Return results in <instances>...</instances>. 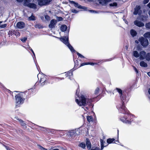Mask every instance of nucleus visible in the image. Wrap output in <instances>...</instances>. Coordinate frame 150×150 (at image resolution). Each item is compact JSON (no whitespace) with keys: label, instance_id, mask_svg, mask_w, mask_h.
Listing matches in <instances>:
<instances>
[{"label":"nucleus","instance_id":"nucleus-1","mask_svg":"<svg viewBox=\"0 0 150 150\" xmlns=\"http://www.w3.org/2000/svg\"><path fill=\"white\" fill-rule=\"evenodd\" d=\"M116 90L119 93L120 97L121 100L123 102V104L121 108H119V111L122 113L125 114L120 118V120L123 122L130 124L132 121L131 115L129 114V111L124 105V103L125 101L126 98L122 94V91L120 89L117 88Z\"/></svg>","mask_w":150,"mask_h":150},{"label":"nucleus","instance_id":"nucleus-2","mask_svg":"<svg viewBox=\"0 0 150 150\" xmlns=\"http://www.w3.org/2000/svg\"><path fill=\"white\" fill-rule=\"evenodd\" d=\"M91 99L87 98L84 95H81L80 96L76 97L75 101L79 106H86L90 105L92 101Z\"/></svg>","mask_w":150,"mask_h":150},{"label":"nucleus","instance_id":"nucleus-3","mask_svg":"<svg viewBox=\"0 0 150 150\" xmlns=\"http://www.w3.org/2000/svg\"><path fill=\"white\" fill-rule=\"evenodd\" d=\"M59 38L62 42L67 46L71 52H73L76 51L73 47L69 43L68 37H64L61 38Z\"/></svg>","mask_w":150,"mask_h":150},{"label":"nucleus","instance_id":"nucleus-4","mask_svg":"<svg viewBox=\"0 0 150 150\" xmlns=\"http://www.w3.org/2000/svg\"><path fill=\"white\" fill-rule=\"evenodd\" d=\"M16 106L22 104L24 101L23 96L21 93H18L15 96Z\"/></svg>","mask_w":150,"mask_h":150},{"label":"nucleus","instance_id":"nucleus-5","mask_svg":"<svg viewBox=\"0 0 150 150\" xmlns=\"http://www.w3.org/2000/svg\"><path fill=\"white\" fill-rule=\"evenodd\" d=\"M38 77L40 78V82L42 85H44L46 82V77L45 75L39 73L38 75Z\"/></svg>","mask_w":150,"mask_h":150},{"label":"nucleus","instance_id":"nucleus-6","mask_svg":"<svg viewBox=\"0 0 150 150\" xmlns=\"http://www.w3.org/2000/svg\"><path fill=\"white\" fill-rule=\"evenodd\" d=\"M31 0H25L24 4V5L27 6L30 8H32L35 9L36 8V5L34 3H29L30 1Z\"/></svg>","mask_w":150,"mask_h":150},{"label":"nucleus","instance_id":"nucleus-7","mask_svg":"<svg viewBox=\"0 0 150 150\" xmlns=\"http://www.w3.org/2000/svg\"><path fill=\"white\" fill-rule=\"evenodd\" d=\"M139 41L140 42L141 45L143 47H146L149 44L148 40L143 37H141L140 38Z\"/></svg>","mask_w":150,"mask_h":150},{"label":"nucleus","instance_id":"nucleus-8","mask_svg":"<svg viewBox=\"0 0 150 150\" xmlns=\"http://www.w3.org/2000/svg\"><path fill=\"white\" fill-rule=\"evenodd\" d=\"M38 4L41 6L49 4L51 1V0H37Z\"/></svg>","mask_w":150,"mask_h":150},{"label":"nucleus","instance_id":"nucleus-9","mask_svg":"<svg viewBox=\"0 0 150 150\" xmlns=\"http://www.w3.org/2000/svg\"><path fill=\"white\" fill-rule=\"evenodd\" d=\"M70 2L72 4H73L74 5V6L76 7H77L78 8L82 9L84 10H87V8L85 6H82L81 5H79L78 3H76L73 1H70Z\"/></svg>","mask_w":150,"mask_h":150},{"label":"nucleus","instance_id":"nucleus-10","mask_svg":"<svg viewBox=\"0 0 150 150\" xmlns=\"http://www.w3.org/2000/svg\"><path fill=\"white\" fill-rule=\"evenodd\" d=\"M57 23V21L52 19L50 21V24L49 25V27L51 28H55L56 25Z\"/></svg>","mask_w":150,"mask_h":150},{"label":"nucleus","instance_id":"nucleus-11","mask_svg":"<svg viewBox=\"0 0 150 150\" xmlns=\"http://www.w3.org/2000/svg\"><path fill=\"white\" fill-rule=\"evenodd\" d=\"M146 52L144 51H142L139 53V59L141 60L144 59L146 55Z\"/></svg>","mask_w":150,"mask_h":150},{"label":"nucleus","instance_id":"nucleus-12","mask_svg":"<svg viewBox=\"0 0 150 150\" xmlns=\"http://www.w3.org/2000/svg\"><path fill=\"white\" fill-rule=\"evenodd\" d=\"M16 26L18 28L22 29L25 27V24L23 22H19L17 23Z\"/></svg>","mask_w":150,"mask_h":150},{"label":"nucleus","instance_id":"nucleus-13","mask_svg":"<svg viewBox=\"0 0 150 150\" xmlns=\"http://www.w3.org/2000/svg\"><path fill=\"white\" fill-rule=\"evenodd\" d=\"M134 23L135 25L139 27H142L144 26V24L143 23L137 20L134 21Z\"/></svg>","mask_w":150,"mask_h":150},{"label":"nucleus","instance_id":"nucleus-14","mask_svg":"<svg viewBox=\"0 0 150 150\" xmlns=\"http://www.w3.org/2000/svg\"><path fill=\"white\" fill-rule=\"evenodd\" d=\"M74 71L73 69H71L68 71L67 74H65L67 77H69V78L71 79V78L72 77L73 75V72Z\"/></svg>","mask_w":150,"mask_h":150},{"label":"nucleus","instance_id":"nucleus-15","mask_svg":"<svg viewBox=\"0 0 150 150\" xmlns=\"http://www.w3.org/2000/svg\"><path fill=\"white\" fill-rule=\"evenodd\" d=\"M140 8L141 7L140 6H136L134 9V11L133 12V14L134 15H137V14H139V12L140 10Z\"/></svg>","mask_w":150,"mask_h":150},{"label":"nucleus","instance_id":"nucleus-16","mask_svg":"<svg viewBox=\"0 0 150 150\" xmlns=\"http://www.w3.org/2000/svg\"><path fill=\"white\" fill-rule=\"evenodd\" d=\"M101 143V150H102L104 147H105L108 144H107V143L105 141H103L102 139H100V140Z\"/></svg>","mask_w":150,"mask_h":150},{"label":"nucleus","instance_id":"nucleus-17","mask_svg":"<svg viewBox=\"0 0 150 150\" xmlns=\"http://www.w3.org/2000/svg\"><path fill=\"white\" fill-rule=\"evenodd\" d=\"M86 145L88 149H90L91 147V144L89 140L86 139Z\"/></svg>","mask_w":150,"mask_h":150},{"label":"nucleus","instance_id":"nucleus-18","mask_svg":"<svg viewBox=\"0 0 150 150\" xmlns=\"http://www.w3.org/2000/svg\"><path fill=\"white\" fill-rule=\"evenodd\" d=\"M17 119L19 121L21 124V125L24 128H26V124L22 120L19 119V118H17Z\"/></svg>","mask_w":150,"mask_h":150},{"label":"nucleus","instance_id":"nucleus-19","mask_svg":"<svg viewBox=\"0 0 150 150\" xmlns=\"http://www.w3.org/2000/svg\"><path fill=\"white\" fill-rule=\"evenodd\" d=\"M130 34L132 37L136 36L137 34L136 31L133 29H132L130 31Z\"/></svg>","mask_w":150,"mask_h":150},{"label":"nucleus","instance_id":"nucleus-20","mask_svg":"<svg viewBox=\"0 0 150 150\" xmlns=\"http://www.w3.org/2000/svg\"><path fill=\"white\" fill-rule=\"evenodd\" d=\"M140 65L141 67H147V64L144 61H141L140 63Z\"/></svg>","mask_w":150,"mask_h":150},{"label":"nucleus","instance_id":"nucleus-21","mask_svg":"<svg viewBox=\"0 0 150 150\" xmlns=\"http://www.w3.org/2000/svg\"><path fill=\"white\" fill-rule=\"evenodd\" d=\"M133 56L136 58H138L139 56V54L137 51H134L133 52Z\"/></svg>","mask_w":150,"mask_h":150},{"label":"nucleus","instance_id":"nucleus-22","mask_svg":"<svg viewBox=\"0 0 150 150\" xmlns=\"http://www.w3.org/2000/svg\"><path fill=\"white\" fill-rule=\"evenodd\" d=\"M67 28V27L66 25H63L61 26V27L60 30L64 32L66 30Z\"/></svg>","mask_w":150,"mask_h":150},{"label":"nucleus","instance_id":"nucleus-23","mask_svg":"<svg viewBox=\"0 0 150 150\" xmlns=\"http://www.w3.org/2000/svg\"><path fill=\"white\" fill-rule=\"evenodd\" d=\"M17 33V32L15 30H9L8 32V34L9 35L11 36L13 34H15L16 35Z\"/></svg>","mask_w":150,"mask_h":150},{"label":"nucleus","instance_id":"nucleus-24","mask_svg":"<svg viewBox=\"0 0 150 150\" xmlns=\"http://www.w3.org/2000/svg\"><path fill=\"white\" fill-rule=\"evenodd\" d=\"M144 36L146 38H150V32H147L144 35Z\"/></svg>","mask_w":150,"mask_h":150},{"label":"nucleus","instance_id":"nucleus-25","mask_svg":"<svg viewBox=\"0 0 150 150\" xmlns=\"http://www.w3.org/2000/svg\"><path fill=\"white\" fill-rule=\"evenodd\" d=\"M87 119L88 121L89 122H91L93 121V118L91 116H88L87 117Z\"/></svg>","mask_w":150,"mask_h":150},{"label":"nucleus","instance_id":"nucleus-26","mask_svg":"<svg viewBox=\"0 0 150 150\" xmlns=\"http://www.w3.org/2000/svg\"><path fill=\"white\" fill-rule=\"evenodd\" d=\"M115 139L114 138H109L107 140V143L108 144L113 143V142L115 141Z\"/></svg>","mask_w":150,"mask_h":150},{"label":"nucleus","instance_id":"nucleus-27","mask_svg":"<svg viewBox=\"0 0 150 150\" xmlns=\"http://www.w3.org/2000/svg\"><path fill=\"white\" fill-rule=\"evenodd\" d=\"M79 146L80 147H81V148H82L83 149H85V147L86 146V144L83 142H82L80 143L79 144Z\"/></svg>","mask_w":150,"mask_h":150},{"label":"nucleus","instance_id":"nucleus-28","mask_svg":"<svg viewBox=\"0 0 150 150\" xmlns=\"http://www.w3.org/2000/svg\"><path fill=\"white\" fill-rule=\"evenodd\" d=\"M145 59L147 61H149L150 60V53H147L146 54Z\"/></svg>","mask_w":150,"mask_h":150},{"label":"nucleus","instance_id":"nucleus-29","mask_svg":"<svg viewBox=\"0 0 150 150\" xmlns=\"http://www.w3.org/2000/svg\"><path fill=\"white\" fill-rule=\"evenodd\" d=\"M28 20L29 21H34L35 20V17L32 15L31 16L28 17Z\"/></svg>","mask_w":150,"mask_h":150},{"label":"nucleus","instance_id":"nucleus-30","mask_svg":"<svg viewBox=\"0 0 150 150\" xmlns=\"http://www.w3.org/2000/svg\"><path fill=\"white\" fill-rule=\"evenodd\" d=\"M35 27L36 28H43L42 26L40 24H37L35 25Z\"/></svg>","mask_w":150,"mask_h":150},{"label":"nucleus","instance_id":"nucleus-31","mask_svg":"<svg viewBox=\"0 0 150 150\" xmlns=\"http://www.w3.org/2000/svg\"><path fill=\"white\" fill-rule=\"evenodd\" d=\"M145 27L147 29H150V22L146 23L145 24Z\"/></svg>","mask_w":150,"mask_h":150},{"label":"nucleus","instance_id":"nucleus-32","mask_svg":"<svg viewBox=\"0 0 150 150\" xmlns=\"http://www.w3.org/2000/svg\"><path fill=\"white\" fill-rule=\"evenodd\" d=\"M99 89L98 88H97L95 90L94 92V94L96 95H97L98 94Z\"/></svg>","mask_w":150,"mask_h":150},{"label":"nucleus","instance_id":"nucleus-33","mask_svg":"<svg viewBox=\"0 0 150 150\" xmlns=\"http://www.w3.org/2000/svg\"><path fill=\"white\" fill-rule=\"evenodd\" d=\"M117 4L115 2H114L112 3H111L110 4V6H117Z\"/></svg>","mask_w":150,"mask_h":150},{"label":"nucleus","instance_id":"nucleus-34","mask_svg":"<svg viewBox=\"0 0 150 150\" xmlns=\"http://www.w3.org/2000/svg\"><path fill=\"white\" fill-rule=\"evenodd\" d=\"M76 53H77V55L79 57H80L81 58H84V57L83 55H81V54H80L79 52H77Z\"/></svg>","mask_w":150,"mask_h":150},{"label":"nucleus","instance_id":"nucleus-35","mask_svg":"<svg viewBox=\"0 0 150 150\" xmlns=\"http://www.w3.org/2000/svg\"><path fill=\"white\" fill-rule=\"evenodd\" d=\"M39 148L41 150H47V149H45L40 145H38Z\"/></svg>","mask_w":150,"mask_h":150},{"label":"nucleus","instance_id":"nucleus-36","mask_svg":"<svg viewBox=\"0 0 150 150\" xmlns=\"http://www.w3.org/2000/svg\"><path fill=\"white\" fill-rule=\"evenodd\" d=\"M27 38L25 37H24L21 39V40L23 42H25L27 40Z\"/></svg>","mask_w":150,"mask_h":150},{"label":"nucleus","instance_id":"nucleus-37","mask_svg":"<svg viewBox=\"0 0 150 150\" xmlns=\"http://www.w3.org/2000/svg\"><path fill=\"white\" fill-rule=\"evenodd\" d=\"M45 18L47 21H49L50 20V17L48 15H45Z\"/></svg>","mask_w":150,"mask_h":150},{"label":"nucleus","instance_id":"nucleus-38","mask_svg":"<svg viewBox=\"0 0 150 150\" xmlns=\"http://www.w3.org/2000/svg\"><path fill=\"white\" fill-rule=\"evenodd\" d=\"M56 18L58 21H62L63 19L61 17H57Z\"/></svg>","mask_w":150,"mask_h":150},{"label":"nucleus","instance_id":"nucleus-39","mask_svg":"<svg viewBox=\"0 0 150 150\" xmlns=\"http://www.w3.org/2000/svg\"><path fill=\"white\" fill-rule=\"evenodd\" d=\"M88 11L92 13H98V12L95 11L88 10Z\"/></svg>","mask_w":150,"mask_h":150},{"label":"nucleus","instance_id":"nucleus-40","mask_svg":"<svg viewBox=\"0 0 150 150\" xmlns=\"http://www.w3.org/2000/svg\"><path fill=\"white\" fill-rule=\"evenodd\" d=\"M6 26L7 25L6 24L3 25H0V27L1 28H4L6 27Z\"/></svg>","mask_w":150,"mask_h":150},{"label":"nucleus","instance_id":"nucleus-41","mask_svg":"<svg viewBox=\"0 0 150 150\" xmlns=\"http://www.w3.org/2000/svg\"><path fill=\"white\" fill-rule=\"evenodd\" d=\"M71 12L72 13H78V11H76V10L74 9H72L71 10Z\"/></svg>","mask_w":150,"mask_h":150},{"label":"nucleus","instance_id":"nucleus-42","mask_svg":"<svg viewBox=\"0 0 150 150\" xmlns=\"http://www.w3.org/2000/svg\"><path fill=\"white\" fill-rule=\"evenodd\" d=\"M86 65H88V62L86 63H83L81 64L80 66V67L84 66Z\"/></svg>","mask_w":150,"mask_h":150},{"label":"nucleus","instance_id":"nucleus-43","mask_svg":"<svg viewBox=\"0 0 150 150\" xmlns=\"http://www.w3.org/2000/svg\"><path fill=\"white\" fill-rule=\"evenodd\" d=\"M95 64H97L96 63H94L93 62H88V64H90L92 66L94 65Z\"/></svg>","mask_w":150,"mask_h":150},{"label":"nucleus","instance_id":"nucleus-44","mask_svg":"<svg viewBox=\"0 0 150 150\" xmlns=\"http://www.w3.org/2000/svg\"><path fill=\"white\" fill-rule=\"evenodd\" d=\"M149 1V0H144L143 1V3L144 4H146L148 3Z\"/></svg>","mask_w":150,"mask_h":150},{"label":"nucleus","instance_id":"nucleus-45","mask_svg":"<svg viewBox=\"0 0 150 150\" xmlns=\"http://www.w3.org/2000/svg\"><path fill=\"white\" fill-rule=\"evenodd\" d=\"M91 150H100V149L98 147H96L94 149H92Z\"/></svg>","mask_w":150,"mask_h":150},{"label":"nucleus","instance_id":"nucleus-46","mask_svg":"<svg viewBox=\"0 0 150 150\" xmlns=\"http://www.w3.org/2000/svg\"><path fill=\"white\" fill-rule=\"evenodd\" d=\"M134 70L135 71V72H136V73H138L139 72H138V71L137 70V69H136V67H134Z\"/></svg>","mask_w":150,"mask_h":150},{"label":"nucleus","instance_id":"nucleus-47","mask_svg":"<svg viewBox=\"0 0 150 150\" xmlns=\"http://www.w3.org/2000/svg\"><path fill=\"white\" fill-rule=\"evenodd\" d=\"M26 48L27 49L29 50L32 51V50L31 49H32L28 45V47H26Z\"/></svg>","mask_w":150,"mask_h":150},{"label":"nucleus","instance_id":"nucleus-48","mask_svg":"<svg viewBox=\"0 0 150 150\" xmlns=\"http://www.w3.org/2000/svg\"><path fill=\"white\" fill-rule=\"evenodd\" d=\"M31 50H32V52L33 53V55L35 57V53H34L33 51V50L32 49H31Z\"/></svg>","mask_w":150,"mask_h":150},{"label":"nucleus","instance_id":"nucleus-49","mask_svg":"<svg viewBox=\"0 0 150 150\" xmlns=\"http://www.w3.org/2000/svg\"><path fill=\"white\" fill-rule=\"evenodd\" d=\"M84 109L86 111L87 110H88V108L87 107H85L84 108Z\"/></svg>","mask_w":150,"mask_h":150},{"label":"nucleus","instance_id":"nucleus-50","mask_svg":"<svg viewBox=\"0 0 150 150\" xmlns=\"http://www.w3.org/2000/svg\"><path fill=\"white\" fill-rule=\"evenodd\" d=\"M18 2H22L23 0H16Z\"/></svg>","mask_w":150,"mask_h":150},{"label":"nucleus","instance_id":"nucleus-51","mask_svg":"<svg viewBox=\"0 0 150 150\" xmlns=\"http://www.w3.org/2000/svg\"><path fill=\"white\" fill-rule=\"evenodd\" d=\"M147 6L150 8V2L147 4Z\"/></svg>","mask_w":150,"mask_h":150},{"label":"nucleus","instance_id":"nucleus-52","mask_svg":"<svg viewBox=\"0 0 150 150\" xmlns=\"http://www.w3.org/2000/svg\"><path fill=\"white\" fill-rule=\"evenodd\" d=\"M17 34L16 35V36H19L20 35V33L18 32H17Z\"/></svg>","mask_w":150,"mask_h":150},{"label":"nucleus","instance_id":"nucleus-53","mask_svg":"<svg viewBox=\"0 0 150 150\" xmlns=\"http://www.w3.org/2000/svg\"><path fill=\"white\" fill-rule=\"evenodd\" d=\"M147 74L150 77V72L147 73Z\"/></svg>","mask_w":150,"mask_h":150},{"label":"nucleus","instance_id":"nucleus-54","mask_svg":"<svg viewBox=\"0 0 150 150\" xmlns=\"http://www.w3.org/2000/svg\"><path fill=\"white\" fill-rule=\"evenodd\" d=\"M148 92L150 94V88H149L148 90Z\"/></svg>","mask_w":150,"mask_h":150},{"label":"nucleus","instance_id":"nucleus-55","mask_svg":"<svg viewBox=\"0 0 150 150\" xmlns=\"http://www.w3.org/2000/svg\"><path fill=\"white\" fill-rule=\"evenodd\" d=\"M135 42L136 43H138V41L136 40L135 41Z\"/></svg>","mask_w":150,"mask_h":150},{"label":"nucleus","instance_id":"nucleus-56","mask_svg":"<svg viewBox=\"0 0 150 150\" xmlns=\"http://www.w3.org/2000/svg\"><path fill=\"white\" fill-rule=\"evenodd\" d=\"M148 14L149 15V16H150V11H149V12L148 13Z\"/></svg>","mask_w":150,"mask_h":150},{"label":"nucleus","instance_id":"nucleus-57","mask_svg":"<svg viewBox=\"0 0 150 150\" xmlns=\"http://www.w3.org/2000/svg\"><path fill=\"white\" fill-rule=\"evenodd\" d=\"M40 127H41L42 128H45L44 127H41L40 126H39Z\"/></svg>","mask_w":150,"mask_h":150},{"label":"nucleus","instance_id":"nucleus-58","mask_svg":"<svg viewBox=\"0 0 150 150\" xmlns=\"http://www.w3.org/2000/svg\"><path fill=\"white\" fill-rule=\"evenodd\" d=\"M2 21H0V24L1 23H2Z\"/></svg>","mask_w":150,"mask_h":150},{"label":"nucleus","instance_id":"nucleus-59","mask_svg":"<svg viewBox=\"0 0 150 150\" xmlns=\"http://www.w3.org/2000/svg\"><path fill=\"white\" fill-rule=\"evenodd\" d=\"M64 79V78H62L61 79Z\"/></svg>","mask_w":150,"mask_h":150},{"label":"nucleus","instance_id":"nucleus-60","mask_svg":"<svg viewBox=\"0 0 150 150\" xmlns=\"http://www.w3.org/2000/svg\"><path fill=\"white\" fill-rule=\"evenodd\" d=\"M75 65H76V62H75Z\"/></svg>","mask_w":150,"mask_h":150}]
</instances>
